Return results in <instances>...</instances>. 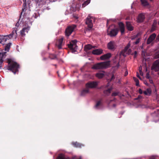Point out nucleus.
Segmentation results:
<instances>
[{
	"label": "nucleus",
	"mask_w": 159,
	"mask_h": 159,
	"mask_svg": "<svg viewBox=\"0 0 159 159\" xmlns=\"http://www.w3.org/2000/svg\"><path fill=\"white\" fill-rule=\"evenodd\" d=\"M72 144L75 147L77 148H81L84 146V145L81 143H80L77 142H72Z\"/></svg>",
	"instance_id": "f3484780"
},
{
	"label": "nucleus",
	"mask_w": 159,
	"mask_h": 159,
	"mask_svg": "<svg viewBox=\"0 0 159 159\" xmlns=\"http://www.w3.org/2000/svg\"><path fill=\"white\" fill-rule=\"evenodd\" d=\"M137 77L139 78V79H141V77L140 76L139 73L138 72L137 73Z\"/></svg>",
	"instance_id": "09e8293b"
},
{
	"label": "nucleus",
	"mask_w": 159,
	"mask_h": 159,
	"mask_svg": "<svg viewBox=\"0 0 159 159\" xmlns=\"http://www.w3.org/2000/svg\"><path fill=\"white\" fill-rule=\"evenodd\" d=\"M108 20H107V25H108Z\"/></svg>",
	"instance_id": "e2e57ef3"
},
{
	"label": "nucleus",
	"mask_w": 159,
	"mask_h": 159,
	"mask_svg": "<svg viewBox=\"0 0 159 159\" xmlns=\"http://www.w3.org/2000/svg\"><path fill=\"white\" fill-rule=\"evenodd\" d=\"M137 51H135L134 52V55H137Z\"/></svg>",
	"instance_id": "4d7b16f0"
},
{
	"label": "nucleus",
	"mask_w": 159,
	"mask_h": 159,
	"mask_svg": "<svg viewBox=\"0 0 159 159\" xmlns=\"http://www.w3.org/2000/svg\"><path fill=\"white\" fill-rule=\"evenodd\" d=\"M136 56H137V55H134V58H136Z\"/></svg>",
	"instance_id": "0e129e2a"
},
{
	"label": "nucleus",
	"mask_w": 159,
	"mask_h": 159,
	"mask_svg": "<svg viewBox=\"0 0 159 159\" xmlns=\"http://www.w3.org/2000/svg\"><path fill=\"white\" fill-rule=\"evenodd\" d=\"M57 159H70L69 157H66L62 154H60L57 157Z\"/></svg>",
	"instance_id": "7c9ffc66"
},
{
	"label": "nucleus",
	"mask_w": 159,
	"mask_h": 159,
	"mask_svg": "<svg viewBox=\"0 0 159 159\" xmlns=\"http://www.w3.org/2000/svg\"><path fill=\"white\" fill-rule=\"evenodd\" d=\"M153 116H156L158 117L157 121H159V109H157L153 113Z\"/></svg>",
	"instance_id": "c756f323"
},
{
	"label": "nucleus",
	"mask_w": 159,
	"mask_h": 159,
	"mask_svg": "<svg viewBox=\"0 0 159 159\" xmlns=\"http://www.w3.org/2000/svg\"><path fill=\"white\" fill-rule=\"evenodd\" d=\"M94 48V46H93L90 44H88L85 46L84 47V50L85 51H87L93 48Z\"/></svg>",
	"instance_id": "5701e85b"
},
{
	"label": "nucleus",
	"mask_w": 159,
	"mask_h": 159,
	"mask_svg": "<svg viewBox=\"0 0 159 159\" xmlns=\"http://www.w3.org/2000/svg\"><path fill=\"white\" fill-rule=\"evenodd\" d=\"M107 48L109 49L113 50L116 49V45L114 41H110L107 44Z\"/></svg>",
	"instance_id": "4468645a"
},
{
	"label": "nucleus",
	"mask_w": 159,
	"mask_h": 159,
	"mask_svg": "<svg viewBox=\"0 0 159 159\" xmlns=\"http://www.w3.org/2000/svg\"><path fill=\"white\" fill-rule=\"evenodd\" d=\"M133 79L135 82H137L139 81L138 79H137L135 77H133Z\"/></svg>",
	"instance_id": "a18cd8bd"
},
{
	"label": "nucleus",
	"mask_w": 159,
	"mask_h": 159,
	"mask_svg": "<svg viewBox=\"0 0 159 159\" xmlns=\"http://www.w3.org/2000/svg\"><path fill=\"white\" fill-rule=\"evenodd\" d=\"M112 89V87H110L108 89L105 90L103 91L104 94H106L107 95H108L111 92V91Z\"/></svg>",
	"instance_id": "a878e982"
},
{
	"label": "nucleus",
	"mask_w": 159,
	"mask_h": 159,
	"mask_svg": "<svg viewBox=\"0 0 159 159\" xmlns=\"http://www.w3.org/2000/svg\"><path fill=\"white\" fill-rule=\"evenodd\" d=\"M130 46V42L128 43L127 45L125 47L124 50L125 52H126L128 50Z\"/></svg>",
	"instance_id": "c9c22d12"
},
{
	"label": "nucleus",
	"mask_w": 159,
	"mask_h": 159,
	"mask_svg": "<svg viewBox=\"0 0 159 159\" xmlns=\"http://www.w3.org/2000/svg\"><path fill=\"white\" fill-rule=\"evenodd\" d=\"M52 2H55L57 0H51Z\"/></svg>",
	"instance_id": "680f3d73"
},
{
	"label": "nucleus",
	"mask_w": 159,
	"mask_h": 159,
	"mask_svg": "<svg viewBox=\"0 0 159 159\" xmlns=\"http://www.w3.org/2000/svg\"><path fill=\"white\" fill-rule=\"evenodd\" d=\"M139 73L141 75H143V73L142 71L140 72Z\"/></svg>",
	"instance_id": "13d9d810"
},
{
	"label": "nucleus",
	"mask_w": 159,
	"mask_h": 159,
	"mask_svg": "<svg viewBox=\"0 0 159 159\" xmlns=\"http://www.w3.org/2000/svg\"><path fill=\"white\" fill-rule=\"evenodd\" d=\"M110 65V61L98 63L94 64L92 67L93 69H102L107 68Z\"/></svg>",
	"instance_id": "f03ea898"
},
{
	"label": "nucleus",
	"mask_w": 159,
	"mask_h": 159,
	"mask_svg": "<svg viewBox=\"0 0 159 159\" xmlns=\"http://www.w3.org/2000/svg\"><path fill=\"white\" fill-rule=\"evenodd\" d=\"M138 36V34L136 36H134L133 37H132L131 39L132 40H133L135 39L137 36Z\"/></svg>",
	"instance_id": "de8ad7c7"
},
{
	"label": "nucleus",
	"mask_w": 159,
	"mask_h": 159,
	"mask_svg": "<svg viewBox=\"0 0 159 159\" xmlns=\"http://www.w3.org/2000/svg\"><path fill=\"white\" fill-rule=\"evenodd\" d=\"M145 19V15L143 13H140L138 15L137 21L138 23L142 22Z\"/></svg>",
	"instance_id": "f8f14e48"
},
{
	"label": "nucleus",
	"mask_w": 159,
	"mask_h": 159,
	"mask_svg": "<svg viewBox=\"0 0 159 159\" xmlns=\"http://www.w3.org/2000/svg\"><path fill=\"white\" fill-rule=\"evenodd\" d=\"M149 80L150 83L152 84L153 83V81L152 80L149 79Z\"/></svg>",
	"instance_id": "5fc2aeb1"
},
{
	"label": "nucleus",
	"mask_w": 159,
	"mask_h": 159,
	"mask_svg": "<svg viewBox=\"0 0 159 159\" xmlns=\"http://www.w3.org/2000/svg\"><path fill=\"white\" fill-rule=\"evenodd\" d=\"M151 69L156 72L159 70V59L157 60L153 63Z\"/></svg>",
	"instance_id": "0eeeda50"
},
{
	"label": "nucleus",
	"mask_w": 159,
	"mask_h": 159,
	"mask_svg": "<svg viewBox=\"0 0 159 159\" xmlns=\"http://www.w3.org/2000/svg\"><path fill=\"white\" fill-rule=\"evenodd\" d=\"M128 74V72L127 71H126L125 72V76H127Z\"/></svg>",
	"instance_id": "864d4df0"
},
{
	"label": "nucleus",
	"mask_w": 159,
	"mask_h": 159,
	"mask_svg": "<svg viewBox=\"0 0 159 159\" xmlns=\"http://www.w3.org/2000/svg\"><path fill=\"white\" fill-rule=\"evenodd\" d=\"M12 38H14V37L12 36V34H11L6 36H1L0 35V43L3 42H5L7 39H9Z\"/></svg>",
	"instance_id": "1a4fd4ad"
},
{
	"label": "nucleus",
	"mask_w": 159,
	"mask_h": 159,
	"mask_svg": "<svg viewBox=\"0 0 159 159\" xmlns=\"http://www.w3.org/2000/svg\"><path fill=\"white\" fill-rule=\"evenodd\" d=\"M115 79V77L113 75H112V76L110 78V81H112Z\"/></svg>",
	"instance_id": "79ce46f5"
},
{
	"label": "nucleus",
	"mask_w": 159,
	"mask_h": 159,
	"mask_svg": "<svg viewBox=\"0 0 159 159\" xmlns=\"http://www.w3.org/2000/svg\"><path fill=\"white\" fill-rule=\"evenodd\" d=\"M18 30V29L17 28H13V30L11 33V34H12V36L14 37V39H16L17 36V31Z\"/></svg>",
	"instance_id": "aec40b11"
},
{
	"label": "nucleus",
	"mask_w": 159,
	"mask_h": 159,
	"mask_svg": "<svg viewBox=\"0 0 159 159\" xmlns=\"http://www.w3.org/2000/svg\"><path fill=\"white\" fill-rule=\"evenodd\" d=\"M102 101V99H100V100L97 102L96 105L95 106V107L96 108H98L99 106L101 105Z\"/></svg>",
	"instance_id": "2f4dec72"
},
{
	"label": "nucleus",
	"mask_w": 159,
	"mask_h": 159,
	"mask_svg": "<svg viewBox=\"0 0 159 159\" xmlns=\"http://www.w3.org/2000/svg\"><path fill=\"white\" fill-rule=\"evenodd\" d=\"M74 17L75 18H76V19H77L78 18V17L77 16H74Z\"/></svg>",
	"instance_id": "69168bd1"
},
{
	"label": "nucleus",
	"mask_w": 159,
	"mask_h": 159,
	"mask_svg": "<svg viewBox=\"0 0 159 159\" xmlns=\"http://www.w3.org/2000/svg\"><path fill=\"white\" fill-rule=\"evenodd\" d=\"M89 92V89L86 88V89L83 90L81 92V95L82 96H84L86 94H87Z\"/></svg>",
	"instance_id": "bb28decb"
},
{
	"label": "nucleus",
	"mask_w": 159,
	"mask_h": 159,
	"mask_svg": "<svg viewBox=\"0 0 159 159\" xmlns=\"http://www.w3.org/2000/svg\"><path fill=\"white\" fill-rule=\"evenodd\" d=\"M139 93L140 94H142L143 93V92L141 89H139Z\"/></svg>",
	"instance_id": "c03bdc74"
},
{
	"label": "nucleus",
	"mask_w": 159,
	"mask_h": 159,
	"mask_svg": "<svg viewBox=\"0 0 159 159\" xmlns=\"http://www.w3.org/2000/svg\"><path fill=\"white\" fill-rule=\"evenodd\" d=\"M111 56V54L108 53L101 56L100 58L101 60H104L109 58Z\"/></svg>",
	"instance_id": "dca6fc26"
},
{
	"label": "nucleus",
	"mask_w": 159,
	"mask_h": 159,
	"mask_svg": "<svg viewBox=\"0 0 159 159\" xmlns=\"http://www.w3.org/2000/svg\"><path fill=\"white\" fill-rule=\"evenodd\" d=\"M149 159H155V158L154 157H152L150 158Z\"/></svg>",
	"instance_id": "6e6d98bb"
},
{
	"label": "nucleus",
	"mask_w": 159,
	"mask_h": 159,
	"mask_svg": "<svg viewBox=\"0 0 159 159\" xmlns=\"http://www.w3.org/2000/svg\"><path fill=\"white\" fill-rule=\"evenodd\" d=\"M116 106V105L115 104H113V106L114 107H115Z\"/></svg>",
	"instance_id": "bf43d9fd"
},
{
	"label": "nucleus",
	"mask_w": 159,
	"mask_h": 159,
	"mask_svg": "<svg viewBox=\"0 0 159 159\" xmlns=\"http://www.w3.org/2000/svg\"><path fill=\"white\" fill-rule=\"evenodd\" d=\"M103 50L102 49H96L93 50L92 52L93 54L96 55H99L102 53Z\"/></svg>",
	"instance_id": "2eb2a0df"
},
{
	"label": "nucleus",
	"mask_w": 159,
	"mask_h": 159,
	"mask_svg": "<svg viewBox=\"0 0 159 159\" xmlns=\"http://www.w3.org/2000/svg\"><path fill=\"white\" fill-rule=\"evenodd\" d=\"M63 40V39L62 38L59 39L58 41V44H57V47L59 49H61L62 48L61 46Z\"/></svg>",
	"instance_id": "b1692460"
},
{
	"label": "nucleus",
	"mask_w": 159,
	"mask_h": 159,
	"mask_svg": "<svg viewBox=\"0 0 159 159\" xmlns=\"http://www.w3.org/2000/svg\"><path fill=\"white\" fill-rule=\"evenodd\" d=\"M157 20H153V23L152 25L153 26H157Z\"/></svg>",
	"instance_id": "58836bf2"
},
{
	"label": "nucleus",
	"mask_w": 159,
	"mask_h": 159,
	"mask_svg": "<svg viewBox=\"0 0 159 159\" xmlns=\"http://www.w3.org/2000/svg\"><path fill=\"white\" fill-rule=\"evenodd\" d=\"M77 41L74 40L71 41L70 44H68V47L73 53L77 51L78 47L76 45Z\"/></svg>",
	"instance_id": "7ed1b4c3"
},
{
	"label": "nucleus",
	"mask_w": 159,
	"mask_h": 159,
	"mask_svg": "<svg viewBox=\"0 0 159 159\" xmlns=\"http://www.w3.org/2000/svg\"><path fill=\"white\" fill-rule=\"evenodd\" d=\"M156 42L159 41V34L157 37L156 39Z\"/></svg>",
	"instance_id": "37998d69"
},
{
	"label": "nucleus",
	"mask_w": 159,
	"mask_h": 159,
	"mask_svg": "<svg viewBox=\"0 0 159 159\" xmlns=\"http://www.w3.org/2000/svg\"><path fill=\"white\" fill-rule=\"evenodd\" d=\"M48 0H38L37 2L38 7H39L47 3V1Z\"/></svg>",
	"instance_id": "4be33fe9"
},
{
	"label": "nucleus",
	"mask_w": 159,
	"mask_h": 159,
	"mask_svg": "<svg viewBox=\"0 0 159 159\" xmlns=\"http://www.w3.org/2000/svg\"><path fill=\"white\" fill-rule=\"evenodd\" d=\"M142 5L143 6H147L149 4L147 0H140ZM152 1L153 0H150Z\"/></svg>",
	"instance_id": "cd10ccee"
},
{
	"label": "nucleus",
	"mask_w": 159,
	"mask_h": 159,
	"mask_svg": "<svg viewBox=\"0 0 159 159\" xmlns=\"http://www.w3.org/2000/svg\"><path fill=\"white\" fill-rule=\"evenodd\" d=\"M49 58L51 59H54L57 58V56L55 54H51L49 56Z\"/></svg>",
	"instance_id": "f704fd0d"
},
{
	"label": "nucleus",
	"mask_w": 159,
	"mask_h": 159,
	"mask_svg": "<svg viewBox=\"0 0 159 159\" xmlns=\"http://www.w3.org/2000/svg\"><path fill=\"white\" fill-rule=\"evenodd\" d=\"M77 25L73 24L68 25L65 30V35L66 36H69L76 28Z\"/></svg>",
	"instance_id": "20e7f679"
},
{
	"label": "nucleus",
	"mask_w": 159,
	"mask_h": 159,
	"mask_svg": "<svg viewBox=\"0 0 159 159\" xmlns=\"http://www.w3.org/2000/svg\"><path fill=\"white\" fill-rule=\"evenodd\" d=\"M157 26H153L152 25V26L150 30V32H152L154 31L156 29Z\"/></svg>",
	"instance_id": "e433bc0d"
},
{
	"label": "nucleus",
	"mask_w": 159,
	"mask_h": 159,
	"mask_svg": "<svg viewBox=\"0 0 159 159\" xmlns=\"http://www.w3.org/2000/svg\"><path fill=\"white\" fill-rule=\"evenodd\" d=\"M157 58H159V53L156 55Z\"/></svg>",
	"instance_id": "603ef678"
},
{
	"label": "nucleus",
	"mask_w": 159,
	"mask_h": 159,
	"mask_svg": "<svg viewBox=\"0 0 159 159\" xmlns=\"http://www.w3.org/2000/svg\"><path fill=\"white\" fill-rule=\"evenodd\" d=\"M92 19H93V18L90 16H89L87 18L86 21H85L86 24L87 25L88 27L90 29L92 28L93 26L92 22Z\"/></svg>",
	"instance_id": "6e6552de"
},
{
	"label": "nucleus",
	"mask_w": 159,
	"mask_h": 159,
	"mask_svg": "<svg viewBox=\"0 0 159 159\" xmlns=\"http://www.w3.org/2000/svg\"><path fill=\"white\" fill-rule=\"evenodd\" d=\"M6 52L4 53H0V68L2 67V64L3 62V58H5L6 56Z\"/></svg>",
	"instance_id": "a211bd4d"
},
{
	"label": "nucleus",
	"mask_w": 159,
	"mask_h": 159,
	"mask_svg": "<svg viewBox=\"0 0 159 159\" xmlns=\"http://www.w3.org/2000/svg\"><path fill=\"white\" fill-rule=\"evenodd\" d=\"M155 94H157V93H156H156Z\"/></svg>",
	"instance_id": "774afa93"
},
{
	"label": "nucleus",
	"mask_w": 159,
	"mask_h": 159,
	"mask_svg": "<svg viewBox=\"0 0 159 159\" xmlns=\"http://www.w3.org/2000/svg\"><path fill=\"white\" fill-rule=\"evenodd\" d=\"M33 16H34V18H37L38 17V14L35 13L34 15H33Z\"/></svg>",
	"instance_id": "49530a36"
},
{
	"label": "nucleus",
	"mask_w": 159,
	"mask_h": 159,
	"mask_svg": "<svg viewBox=\"0 0 159 159\" xmlns=\"http://www.w3.org/2000/svg\"><path fill=\"white\" fill-rule=\"evenodd\" d=\"M152 93V90L150 88H148L146 90L143 92V93L146 95L150 96Z\"/></svg>",
	"instance_id": "393cba45"
},
{
	"label": "nucleus",
	"mask_w": 159,
	"mask_h": 159,
	"mask_svg": "<svg viewBox=\"0 0 159 159\" xmlns=\"http://www.w3.org/2000/svg\"><path fill=\"white\" fill-rule=\"evenodd\" d=\"M120 28V30L122 34H123L125 32V26L124 24L122 22H120L119 24Z\"/></svg>",
	"instance_id": "6ab92c4d"
},
{
	"label": "nucleus",
	"mask_w": 159,
	"mask_h": 159,
	"mask_svg": "<svg viewBox=\"0 0 159 159\" xmlns=\"http://www.w3.org/2000/svg\"><path fill=\"white\" fill-rule=\"evenodd\" d=\"M95 76L99 79L102 78L104 76V74L102 73H98L96 74Z\"/></svg>",
	"instance_id": "c85d7f7f"
},
{
	"label": "nucleus",
	"mask_w": 159,
	"mask_h": 159,
	"mask_svg": "<svg viewBox=\"0 0 159 159\" xmlns=\"http://www.w3.org/2000/svg\"><path fill=\"white\" fill-rule=\"evenodd\" d=\"M126 26L127 29L129 31H132L134 30L133 27L131 25L129 22H126Z\"/></svg>",
	"instance_id": "412c9836"
},
{
	"label": "nucleus",
	"mask_w": 159,
	"mask_h": 159,
	"mask_svg": "<svg viewBox=\"0 0 159 159\" xmlns=\"http://www.w3.org/2000/svg\"><path fill=\"white\" fill-rule=\"evenodd\" d=\"M120 92L118 91L115 92L111 94L112 96H116L119 94Z\"/></svg>",
	"instance_id": "4c0bfd02"
},
{
	"label": "nucleus",
	"mask_w": 159,
	"mask_h": 159,
	"mask_svg": "<svg viewBox=\"0 0 159 159\" xmlns=\"http://www.w3.org/2000/svg\"><path fill=\"white\" fill-rule=\"evenodd\" d=\"M53 65L54 66H57V65L56 64H55V65Z\"/></svg>",
	"instance_id": "338daca9"
},
{
	"label": "nucleus",
	"mask_w": 159,
	"mask_h": 159,
	"mask_svg": "<svg viewBox=\"0 0 159 159\" xmlns=\"http://www.w3.org/2000/svg\"><path fill=\"white\" fill-rule=\"evenodd\" d=\"M7 62V69L8 70L11 71L14 74L18 71V69L19 67V65L17 62L11 59H8Z\"/></svg>",
	"instance_id": "f257e3e1"
},
{
	"label": "nucleus",
	"mask_w": 159,
	"mask_h": 159,
	"mask_svg": "<svg viewBox=\"0 0 159 159\" xmlns=\"http://www.w3.org/2000/svg\"><path fill=\"white\" fill-rule=\"evenodd\" d=\"M136 86H139V81H137V82H136Z\"/></svg>",
	"instance_id": "3c124183"
},
{
	"label": "nucleus",
	"mask_w": 159,
	"mask_h": 159,
	"mask_svg": "<svg viewBox=\"0 0 159 159\" xmlns=\"http://www.w3.org/2000/svg\"><path fill=\"white\" fill-rule=\"evenodd\" d=\"M39 7L41 9V10L43 12H44L46 11L49 10L50 9L49 7L48 6V3L42 5Z\"/></svg>",
	"instance_id": "ddd939ff"
},
{
	"label": "nucleus",
	"mask_w": 159,
	"mask_h": 159,
	"mask_svg": "<svg viewBox=\"0 0 159 159\" xmlns=\"http://www.w3.org/2000/svg\"><path fill=\"white\" fill-rule=\"evenodd\" d=\"M30 27L28 26L23 28L20 32V34L21 36L22 37L25 36V33H28V31L30 29Z\"/></svg>",
	"instance_id": "9d476101"
},
{
	"label": "nucleus",
	"mask_w": 159,
	"mask_h": 159,
	"mask_svg": "<svg viewBox=\"0 0 159 159\" xmlns=\"http://www.w3.org/2000/svg\"><path fill=\"white\" fill-rule=\"evenodd\" d=\"M90 2V0H87L82 4V7H84Z\"/></svg>",
	"instance_id": "72a5a7b5"
},
{
	"label": "nucleus",
	"mask_w": 159,
	"mask_h": 159,
	"mask_svg": "<svg viewBox=\"0 0 159 159\" xmlns=\"http://www.w3.org/2000/svg\"><path fill=\"white\" fill-rule=\"evenodd\" d=\"M142 67H141V66H139V72L142 71Z\"/></svg>",
	"instance_id": "8fccbe9b"
},
{
	"label": "nucleus",
	"mask_w": 159,
	"mask_h": 159,
	"mask_svg": "<svg viewBox=\"0 0 159 159\" xmlns=\"http://www.w3.org/2000/svg\"><path fill=\"white\" fill-rule=\"evenodd\" d=\"M111 27L110 26L107 30V34L111 37L115 36L117 34L119 30L117 28L110 29Z\"/></svg>",
	"instance_id": "39448f33"
},
{
	"label": "nucleus",
	"mask_w": 159,
	"mask_h": 159,
	"mask_svg": "<svg viewBox=\"0 0 159 159\" xmlns=\"http://www.w3.org/2000/svg\"><path fill=\"white\" fill-rule=\"evenodd\" d=\"M98 85V83L96 81H90L86 84L87 88H93L96 87Z\"/></svg>",
	"instance_id": "423d86ee"
},
{
	"label": "nucleus",
	"mask_w": 159,
	"mask_h": 159,
	"mask_svg": "<svg viewBox=\"0 0 159 159\" xmlns=\"http://www.w3.org/2000/svg\"><path fill=\"white\" fill-rule=\"evenodd\" d=\"M11 43H9L6 44L5 47V51H8L10 48Z\"/></svg>",
	"instance_id": "473e14b6"
},
{
	"label": "nucleus",
	"mask_w": 159,
	"mask_h": 159,
	"mask_svg": "<svg viewBox=\"0 0 159 159\" xmlns=\"http://www.w3.org/2000/svg\"><path fill=\"white\" fill-rule=\"evenodd\" d=\"M140 41V39L138 38L137 39L136 41L134 43L135 44H137L138 43H139V42Z\"/></svg>",
	"instance_id": "ea45409f"
},
{
	"label": "nucleus",
	"mask_w": 159,
	"mask_h": 159,
	"mask_svg": "<svg viewBox=\"0 0 159 159\" xmlns=\"http://www.w3.org/2000/svg\"><path fill=\"white\" fill-rule=\"evenodd\" d=\"M131 49H129L128 50V52H129V53H130V52H131Z\"/></svg>",
	"instance_id": "052dcab7"
},
{
	"label": "nucleus",
	"mask_w": 159,
	"mask_h": 159,
	"mask_svg": "<svg viewBox=\"0 0 159 159\" xmlns=\"http://www.w3.org/2000/svg\"><path fill=\"white\" fill-rule=\"evenodd\" d=\"M156 37V35L155 33H153L151 34L147 39V44H150L155 39Z\"/></svg>",
	"instance_id": "9b49d317"
},
{
	"label": "nucleus",
	"mask_w": 159,
	"mask_h": 159,
	"mask_svg": "<svg viewBox=\"0 0 159 159\" xmlns=\"http://www.w3.org/2000/svg\"><path fill=\"white\" fill-rule=\"evenodd\" d=\"M146 78L147 79H149L150 76H149V73H148L146 74Z\"/></svg>",
	"instance_id": "a19ab883"
}]
</instances>
